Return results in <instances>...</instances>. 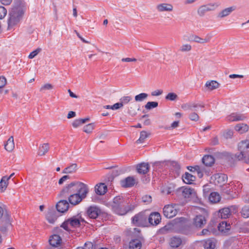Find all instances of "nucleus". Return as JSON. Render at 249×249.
<instances>
[{"instance_id": "nucleus-21", "label": "nucleus", "mask_w": 249, "mask_h": 249, "mask_svg": "<svg viewBox=\"0 0 249 249\" xmlns=\"http://www.w3.org/2000/svg\"><path fill=\"white\" fill-rule=\"evenodd\" d=\"M61 242V238L60 236L57 234L52 235L50 239L49 243L53 248H55L59 245Z\"/></svg>"}, {"instance_id": "nucleus-51", "label": "nucleus", "mask_w": 249, "mask_h": 249, "mask_svg": "<svg viewBox=\"0 0 249 249\" xmlns=\"http://www.w3.org/2000/svg\"><path fill=\"white\" fill-rule=\"evenodd\" d=\"M241 214L244 218H248L249 217V207L244 206L241 212Z\"/></svg>"}, {"instance_id": "nucleus-12", "label": "nucleus", "mask_w": 249, "mask_h": 249, "mask_svg": "<svg viewBox=\"0 0 249 249\" xmlns=\"http://www.w3.org/2000/svg\"><path fill=\"white\" fill-rule=\"evenodd\" d=\"M160 220V215L157 212L151 213L148 217L149 223L153 226L157 225L159 224Z\"/></svg>"}, {"instance_id": "nucleus-1", "label": "nucleus", "mask_w": 249, "mask_h": 249, "mask_svg": "<svg viewBox=\"0 0 249 249\" xmlns=\"http://www.w3.org/2000/svg\"><path fill=\"white\" fill-rule=\"evenodd\" d=\"M112 210L115 213L124 215L129 212L134 210L135 205L127 202L125 199L121 196L115 197L110 203Z\"/></svg>"}, {"instance_id": "nucleus-44", "label": "nucleus", "mask_w": 249, "mask_h": 249, "mask_svg": "<svg viewBox=\"0 0 249 249\" xmlns=\"http://www.w3.org/2000/svg\"><path fill=\"white\" fill-rule=\"evenodd\" d=\"M94 124L90 123L86 125H85L83 127V131L87 134H90L92 132L93 130L94 129Z\"/></svg>"}, {"instance_id": "nucleus-58", "label": "nucleus", "mask_w": 249, "mask_h": 249, "mask_svg": "<svg viewBox=\"0 0 249 249\" xmlns=\"http://www.w3.org/2000/svg\"><path fill=\"white\" fill-rule=\"evenodd\" d=\"M7 10L3 6H0V19L3 18L6 15Z\"/></svg>"}, {"instance_id": "nucleus-54", "label": "nucleus", "mask_w": 249, "mask_h": 249, "mask_svg": "<svg viewBox=\"0 0 249 249\" xmlns=\"http://www.w3.org/2000/svg\"><path fill=\"white\" fill-rule=\"evenodd\" d=\"M233 133L232 130H227L223 134V136L226 139H231L233 136Z\"/></svg>"}, {"instance_id": "nucleus-23", "label": "nucleus", "mask_w": 249, "mask_h": 249, "mask_svg": "<svg viewBox=\"0 0 249 249\" xmlns=\"http://www.w3.org/2000/svg\"><path fill=\"white\" fill-rule=\"evenodd\" d=\"M217 228L222 233H227L231 229V225L225 221H222L217 225Z\"/></svg>"}, {"instance_id": "nucleus-3", "label": "nucleus", "mask_w": 249, "mask_h": 249, "mask_svg": "<svg viewBox=\"0 0 249 249\" xmlns=\"http://www.w3.org/2000/svg\"><path fill=\"white\" fill-rule=\"evenodd\" d=\"M238 150L240 154L237 155L239 160H243L246 163H249V139L241 141L238 144Z\"/></svg>"}, {"instance_id": "nucleus-43", "label": "nucleus", "mask_w": 249, "mask_h": 249, "mask_svg": "<svg viewBox=\"0 0 249 249\" xmlns=\"http://www.w3.org/2000/svg\"><path fill=\"white\" fill-rule=\"evenodd\" d=\"M149 134L147 133V132L145 131H142L140 133V138L136 141L137 143H142L144 142V140L146 139Z\"/></svg>"}, {"instance_id": "nucleus-62", "label": "nucleus", "mask_w": 249, "mask_h": 249, "mask_svg": "<svg viewBox=\"0 0 249 249\" xmlns=\"http://www.w3.org/2000/svg\"><path fill=\"white\" fill-rule=\"evenodd\" d=\"M162 92L163 91L162 90H156L151 92V95L153 96H158L161 95L162 93Z\"/></svg>"}, {"instance_id": "nucleus-16", "label": "nucleus", "mask_w": 249, "mask_h": 249, "mask_svg": "<svg viewBox=\"0 0 249 249\" xmlns=\"http://www.w3.org/2000/svg\"><path fill=\"white\" fill-rule=\"evenodd\" d=\"M107 190V186L104 183H98L95 186V192L97 195L99 196H102L105 194Z\"/></svg>"}, {"instance_id": "nucleus-31", "label": "nucleus", "mask_w": 249, "mask_h": 249, "mask_svg": "<svg viewBox=\"0 0 249 249\" xmlns=\"http://www.w3.org/2000/svg\"><path fill=\"white\" fill-rule=\"evenodd\" d=\"M220 84L217 81L214 80L207 81L205 84V86L210 90L218 88Z\"/></svg>"}, {"instance_id": "nucleus-15", "label": "nucleus", "mask_w": 249, "mask_h": 249, "mask_svg": "<svg viewBox=\"0 0 249 249\" xmlns=\"http://www.w3.org/2000/svg\"><path fill=\"white\" fill-rule=\"evenodd\" d=\"M3 224L0 226V231L4 232L7 231V228L11 225L10 215L6 213L4 216V220H2Z\"/></svg>"}, {"instance_id": "nucleus-17", "label": "nucleus", "mask_w": 249, "mask_h": 249, "mask_svg": "<svg viewBox=\"0 0 249 249\" xmlns=\"http://www.w3.org/2000/svg\"><path fill=\"white\" fill-rule=\"evenodd\" d=\"M121 185L124 188H128L133 186L135 183V180L132 177H128L121 180Z\"/></svg>"}, {"instance_id": "nucleus-35", "label": "nucleus", "mask_w": 249, "mask_h": 249, "mask_svg": "<svg viewBox=\"0 0 249 249\" xmlns=\"http://www.w3.org/2000/svg\"><path fill=\"white\" fill-rule=\"evenodd\" d=\"M231 215V212L229 208H225L221 209L219 211L218 216L222 219H225Z\"/></svg>"}, {"instance_id": "nucleus-57", "label": "nucleus", "mask_w": 249, "mask_h": 249, "mask_svg": "<svg viewBox=\"0 0 249 249\" xmlns=\"http://www.w3.org/2000/svg\"><path fill=\"white\" fill-rule=\"evenodd\" d=\"M41 51L40 48H37L36 50L34 51L32 53H30L28 57L30 59H32L35 57Z\"/></svg>"}, {"instance_id": "nucleus-49", "label": "nucleus", "mask_w": 249, "mask_h": 249, "mask_svg": "<svg viewBox=\"0 0 249 249\" xmlns=\"http://www.w3.org/2000/svg\"><path fill=\"white\" fill-rule=\"evenodd\" d=\"M192 46L189 44H184L181 45L180 48V51L181 52H188L191 51Z\"/></svg>"}, {"instance_id": "nucleus-56", "label": "nucleus", "mask_w": 249, "mask_h": 249, "mask_svg": "<svg viewBox=\"0 0 249 249\" xmlns=\"http://www.w3.org/2000/svg\"><path fill=\"white\" fill-rule=\"evenodd\" d=\"M7 80L5 77L0 76V88L2 89L6 85Z\"/></svg>"}, {"instance_id": "nucleus-50", "label": "nucleus", "mask_w": 249, "mask_h": 249, "mask_svg": "<svg viewBox=\"0 0 249 249\" xmlns=\"http://www.w3.org/2000/svg\"><path fill=\"white\" fill-rule=\"evenodd\" d=\"M197 104H185L181 106V108L185 110H192L193 107H196Z\"/></svg>"}, {"instance_id": "nucleus-14", "label": "nucleus", "mask_w": 249, "mask_h": 249, "mask_svg": "<svg viewBox=\"0 0 249 249\" xmlns=\"http://www.w3.org/2000/svg\"><path fill=\"white\" fill-rule=\"evenodd\" d=\"M69 207V203L66 200H60L56 205L57 210L61 213L66 212L68 210Z\"/></svg>"}, {"instance_id": "nucleus-34", "label": "nucleus", "mask_w": 249, "mask_h": 249, "mask_svg": "<svg viewBox=\"0 0 249 249\" xmlns=\"http://www.w3.org/2000/svg\"><path fill=\"white\" fill-rule=\"evenodd\" d=\"M89 118H86L85 119H79L75 120L72 123V125L74 128H77L83 124L89 121Z\"/></svg>"}, {"instance_id": "nucleus-27", "label": "nucleus", "mask_w": 249, "mask_h": 249, "mask_svg": "<svg viewBox=\"0 0 249 249\" xmlns=\"http://www.w3.org/2000/svg\"><path fill=\"white\" fill-rule=\"evenodd\" d=\"M211 39L210 37L207 36L205 38H202L198 36H193V40L195 42L199 44H206L210 42Z\"/></svg>"}, {"instance_id": "nucleus-46", "label": "nucleus", "mask_w": 249, "mask_h": 249, "mask_svg": "<svg viewBox=\"0 0 249 249\" xmlns=\"http://www.w3.org/2000/svg\"><path fill=\"white\" fill-rule=\"evenodd\" d=\"M158 106V103L157 102H148L144 107L146 109L150 110L156 108Z\"/></svg>"}, {"instance_id": "nucleus-38", "label": "nucleus", "mask_w": 249, "mask_h": 249, "mask_svg": "<svg viewBox=\"0 0 249 249\" xmlns=\"http://www.w3.org/2000/svg\"><path fill=\"white\" fill-rule=\"evenodd\" d=\"M235 129L240 133H243L248 131L249 126L246 124H237Z\"/></svg>"}, {"instance_id": "nucleus-53", "label": "nucleus", "mask_w": 249, "mask_h": 249, "mask_svg": "<svg viewBox=\"0 0 249 249\" xmlns=\"http://www.w3.org/2000/svg\"><path fill=\"white\" fill-rule=\"evenodd\" d=\"M178 98V95L173 92L169 93L165 97L166 100L175 101Z\"/></svg>"}, {"instance_id": "nucleus-64", "label": "nucleus", "mask_w": 249, "mask_h": 249, "mask_svg": "<svg viewBox=\"0 0 249 249\" xmlns=\"http://www.w3.org/2000/svg\"><path fill=\"white\" fill-rule=\"evenodd\" d=\"M88 246V249L84 247H78L76 249H91L92 248V244L91 243L85 244V247H87Z\"/></svg>"}, {"instance_id": "nucleus-29", "label": "nucleus", "mask_w": 249, "mask_h": 249, "mask_svg": "<svg viewBox=\"0 0 249 249\" xmlns=\"http://www.w3.org/2000/svg\"><path fill=\"white\" fill-rule=\"evenodd\" d=\"M202 162L207 166H211L214 162V159L212 156L206 155L202 159Z\"/></svg>"}, {"instance_id": "nucleus-55", "label": "nucleus", "mask_w": 249, "mask_h": 249, "mask_svg": "<svg viewBox=\"0 0 249 249\" xmlns=\"http://www.w3.org/2000/svg\"><path fill=\"white\" fill-rule=\"evenodd\" d=\"M189 119L193 121H197L199 120V116L196 112H192L189 114Z\"/></svg>"}, {"instance_id": "nucleus-8", "label": "nucleus", "mask_w": 249, "mask_h": 249, "mask_svg": "<svg viewBox=\"0 0 249 249\" xmlns=\"http://www.w3.org/2000/svg\"><path fill=\"white\" fill-rule=\"evenodd\" d=\"M147 216L143 213H140L132 218V222L138 225L145 226L147 223Z\"/></svg>"}, {"instance_id": "nucleus-11", "label": "nucleus", "mask_w": 249, "mask_h": 249, "mask_svg": "<svg viewBox=\"0 0 249 249\" xmlns=\"http://www.w3.org/2000/svg\"><path fill=\"white\" fill-rule=\"evenodd\" d=\"M101 213V210L96 206H90L87 211V214L90 218L95 219Z\"/></svg>"}, {"instance_id": "nucleus-24", "label": "nucleus", "mask_w": 249, "mask_h": 249, "mask_svg": "<svg viewBox=\"0 0 249 249\" xmlns=\"http://www.w3.org/2000/svg\"><path fill=\"white\" fill-rule=\"evenodd\" d=\"M49 144L48 143H44L40 145L38 148V155L40 156L45 155L49 151Z\"/></svg>"}, {"instance_id": "nucleus-52", "label": "nucleus", "mask_w": 249, "mask_h": 249, "mask_svg": "<svg viewBox=\"0 0 249 249\" xmlns=\"http://www.w3.org/2000/svg\"><path fill=\"white\" fill-rule=\"evenodd\" d=\"M209 11H213L219 6V4L217 3H210L205 4Z\"/></svg>"}, {"instance_id": "nucleus-7", "label": "nucleus", "mask_w": 249, "mask_h": 249, "mask_svg": "<svg viewBox=\"0 0 249 249\" xmlns=\"http://www.w3.org/2000/svg\"><path fill=\"white\" fill-rule=\"evenodd\" d=\"M176 207V204L165 206L163 209L164 216L171 218L176 215L178 212Z\"/></svg>"}, {"instance_id": "nucleus-22", "label": "nucleus", "mask_w": 249, "mask_h": 249, "mask_svg": "<svg viewBox=\"0 0 249 249\" xmlns=\"http://www.w3.org/2000/svg\"><path fill=\"white\" fill-rule=\"evenodd\" d=\"M149 169V165L147 163H141L137 166L138 172L142 174H145Z\"/></svg>"}, {"instance_id": "nucleus-4", "label": "nucleus", "mask_w": 249, "mask_h": 249, "mask_svg": "<svg viewBox=\"0 0 249 249\" xmlns=\"http://www.w3.org/2000/svg\"><path fill=\"white\" fill-rule=\"evenodd\" d=\"M81 223H86L85 220L79 215L73 216L66 220L61 225L66 231H71V228L80 226Z\"/></svg>"}, {"instance_id": "nucleus-63", "label": "nucleus", "mask_w": 249, "mask_h": 249, "mask_svg": "<svg viewBox=\"0 0 249 249\" xmlns=\"http://www.w3.org/2000/svg\"><path fill=\"white\" fill-rule=\"evenodd\" d=\"M201 233L203 235H210L212 233L207 228L203 229Z\"/></svg>"}, {"instance_id": "nucleus-9", "label": "nucleus", "mask_w": 249, "mask_h": 249, "mask_svg": "<svg viewBox=\"0 0 249 249\" xmlns=\"http://www.w3.org/2000/svg\"><path fill=\"white\" fill-rule=\"evenodd\" d=\"M182 196L189 200H196L197 198V195L194 189L189 187L183 188L182 191Z\"/></svg>"}, {"instance_id": "nucleus-47", "label": "nucleus", "mask_w": 249, "mask_h": 249, "mask_svg": "<svg viewBox=\"0 0 249 249\" xmlns=\"http://www.w3.org/2000/svg\"><path fill=\"white\" fill-rule=\"evenodd\" d=\"M220 144L219 138L217 136L212 137L210 140V145L211 146H216Z\"/></svg>"}, {"instance_id": "nucleus-26", "label": "nucleus", "mask_w": 249, "mask_h": 249, "mask_svg": "<svg viewBox=\"0 0 249 249\" xmlns=\"http://www.w3.org/2000/svg\"><path fill=\"white\" fill-rule=\"evenodd\" d=\"M5 150L9 152H12L15 148L14 137L11 136L4 145Z\"/></svg>"}, {"instance_id": "nucleus-60", "label": "nucleus", "mask_w": 249, "mask_h": 249, "mask_svg": "<svg viewBox=\"0 0 249 249\" xmlns=\"http://www.w3.org/2000/svg\"><path fill=\"white\" fill-rule=\"evenodd\" d=\"M143 202L147 203H150L152 201V197L150 196L145 195L142 197Z\"/></svg>"}, {"instance_id": "nucleus-18", "label": "nucleus", "mask_w": 249, "mask_h": 249, "mask_svg": "<svg viewBox=\"0 0 249 249\" xmlns=\"http://www.w3.org/2000/svg\"><path fill=\"white\" fill-rule=\"evenodd\" d=\"M227 118V120L230 122H234L243 121L246 118V117L242 114L233 113L229 115Z\"/></svg>"}, {"instance_id": "nucleus-19", "label": "nucleus", "mask_w": 249, "mask_h": 249, "mask_svg": "<svg viewBox=\"0 0 249 249\" xmlns=\"http://www.w3.org/2000/svg\"><path fill=\"white\" fill-rule=\"evenodd\" d=\"M235 10V6H231L226 8L218 13L217 17L220 18H223L230 15L231 13Z\"/></svg>"}, {"instance_id": "nucleus-6", "label": "nucleus", "mask_w": 249, "mask_h": 249, "mask_svg": "<svg viewBox=\"0 0 249 249\" xmlns=\"http://www.w3.org/2000/svg\"><path fill=\"white\" fill-rule=\"evenodd\" d=\"M206 223L207 218L205 215L199 214L196 215L193 218L192 225L196 228L201 229Z\"/></svg>"}, {"instance_id": "nucleus-61", "label": "nucleus", "mask_w": 249, "mask_h": 249, "mask_svg": "<svg viewBox=\"0 0 249 249\" xmlns=\"http://www.w3.org/2000/svg\"><path fill=\"white\" fill-rule=\"evenodd\" d=\"M70 178V177L68 175H65L63 176L58 181L59 184H62L65 181H66L67 179H69Z\"/></svg>"}, {"instance_id": "nucleus-32", "label": "nucleus", "mask_w": 249, "mask_h": 249, "mask_svg": "<svg viewBox=\"0 0 249 249\" xmlns=\"http://www.w3.org/2000/svg\"><path fill=\"white\" fill-rule=\"evenodd\" d=\"M181 238L177 237H173L170 239V245L172 248H178L181 244Z\"/></svg>"}, {"instance_id": "nucleus-37", "label": "nucleus", "mask_w": 249, "mask_h": 249, "mask_svg": "<svg viewBox=\"0 0 249 249\" xmlns=\"http://www.w3.org/2000/svg\"><path fill=\"white\" fill-rule=\"evenodd\" d=\"M141 242L138 239L132 240L129 243V248L130 249H141Z\"/></svg>"}, {"instance_id": "nucleus-28", "label": "nucleus", "mask_w": 249, "mask_h": 249, "mask_svg": "<svg viewBox=\"0 0 249 249\" xmlns=\"http://www.w3.org/2000/svg\"><path fill=\"white\" fill-rule=\"evenodd\" d=\"M77 170V164L72 163L65 168L62 171L63 174H71L76 172Z\"/></svg>"}, {"instance_id": "nucleus-41", "label": "nucleus", "mask_w": 249, "mask_h": 249, "mask_svg": "<svg viewBox=\"0 0 249 249\" xmlns=\"http://www.w3.org/2000/svg\"><path fill=\"white\" fill-rule=\"evenodd\" d=\"M207 228L209 229V231L215 234L217 232L216 228H217V224L213 221H211Z\"/></svg>"}, {"instance_id": "nucleus-48", "label": "nucleus", "mask_w": 249, "mask_h": 249, "mask_svg": "<svg viewBox=\"0 0 249 249\" xmlns=\"http://www.w3.org/2000/svg\"><path fill=\"white\" fill-rule=\"evenodd\" d=\"M53 89V86L50 83H46L43 85L40 88V91L42 92L45 90H50Z\"/></svg>"}, {"instance_id": "nucleus-5", "label": "nucleus", "mask_w": 249, "mask_h": 249, "mask_svg": "<svg viewBox=\"0 0 249 249\" xmlns=\"http://www.w3.org/2000/svg\"><path fill=\"white\" fill-rule=\"evenodd\" d=\"M77 182H72L65 187L59 194V196L62 197H66L69 196L71 194H74L77 193Z\"/></svg>"}, {"instance_id": "nucleus-10", "label": "nucleus", "mask_w": 249, "mask_h": 249, "mask_svg": "<svg viewBox=\"0 0 249 249\" xmlns=\"http://www.w3.org/2000/svg\"><path fill=\"white\" fill-rule=\"evenodd\" d=\"M77 187V193H78V195L83 200L86 197L87 195L89 192L88 187L85 183L78 181Z\"/></svg>"}, {"instance_id": "nucleus-40", "label": "nucleus", "mask_w": 249, "mask_h": 249, "mask_svg": "<svg viewBox=\"0 0 249 249\" xmlns=\"http://www.w3.org/2000/svg\"><path fill=\"white\" fill-rule=\"evenodd\" d=\"M46 218L50 223L53 224L57 219V216L54 212H50L47 214Z\"/></svg>"}, {"instance_id": "nucleus-36", "label": "nucleus", "mask_w": 249, "mask_h": 249, "mask_svg": "<svg viewBox=\"0 0 249 249\" xmlns=\"http://www.w3.org/2000/svg\"><path fill=\"white\" fill-rule=\"evenodd\" d=\"M183 181L186 184H191L195 180L196 178L191 174L186 173L184 176H182Z\"/></svg>"}, {"instance_id": "nucleus-42", "label": "nucleus", "mask_w": 249, "mask_h": 249, "mask_svg": "<svg viewBox=\"0 0 249 249\" xmlns=\"http://www.w3.org/2000/svg\"><path fill=\"white\" fill-rule=\"evenodd\" d=\"M207 7L205 5L200 6L197 9V13L200 17L204 16L207 12H208Z\"/></svg>"}, {"instance_id": "nucleus-13", "label": "nucleus", "mask_w": 249, "mask_h": 249, "mask_svg": "<svg viewBox=\"0 0 249 249\" xmlns=\"http://www.w3.org/2000/svg\"><path fill=\"white\" fill-rule=\"evenodd\" d=\"M156 8L159 12H171L173 10V6L171 4L162 3L157 5Z\"/></svg>"}, {"instance_id": "nucleus-30", "label": "nucleus", "mask_w": 249, "mask_h": 249, "mask_svg": "<svg viewBox=\"0 0 249 249\" xmlns=\"http://www.w3.org/2000/svg\"><path fill=\"white\" fill-rule=\"evenodd\" d=\"M8 178L7 176H3L0 181V192H4L6 189L9 184Z\"/></svg>"}, {"instance_id": "nucleus-39", "label": "nucleus", "mask_w": 249, "mask_h": 249, "mask_svg": "<svg viewBox=\"0 0 249 249\" xmlns=\"http://www.w3.org/2000/svg\"><path fill=\"white\" fill-rule=\"evenodd\" d=\"M220 196L216 192L212 193L209 196L210 201L213 203H217L220 201Z\"/></svg>"}, {"instance_id": "nucleus-33", "label": "nucleus", "mask_w": 249, "mask_h": 249, "mask_svg": "<svg viewBox=\"0 0 249 249\" xmlns=\"http://www.w3.org/2000/svg\"><path fill=\"white\" fill-rule=\"evenodd\" d=\"M204 247L205 249H214L215 247V242L213 239H209L204 241Z\"/></svg>"}, {"instance_id": "nucleus-2", "label": "nucleus", "mask_w": 249, "mask_h": 249, "mask_svg": "<svg viewBox=\"0 0 249 249\" xmlns=\"http://www.w3.org/2000/svg\"><path fill=\"white\" fill-rule=\"evenodd\" d=\"M25 9V2L22 0H18L9 13L8 21V29L17 25L21 19Z\"/></svg>"}, {"instance_id": "nucleus-59", "label": "nucleus", "mask_w": 249, "mask_h": 249, "mask_svg": "<svg viewBox=\"0 0 249 249\" xmlns=\"http://www.w3.org/2000/svg\"><path fill=\"white\" fill-rule=\"evenodd\" d=\"M131 100L130 96H124L121 98L120 101H122L124 104H127Z\"/></svg>"}, {"instance_id": "nucleus-20", "label": "nucleus", "mask_w": 249, "mask_h": 249, "mask_svg": "<svg viewBox=\"0 0 249 249\" xmlns=\"http://www.w3.org/2000/svg\"><path fill=\"white\" fill-rule=\"evenodd\" d=\"M68 199L69 202L73 205H76L79 204L82 200V199L78 195V193L71 195L68 197Z\"/></svg>"}, {"instance_id": "nucleus-25", "label": "nucleus", "mask_w": 249, "mask_h": 249, "mask_svg": "<svg viewBox=\"0 0 249 249\" xmlns=\"http://www.w3.org/2000/svg\"><path fill=\"white\" fill-rule=\"evenodd\" d=\"M215 182L219 184H225L228 179V177L224 174H218L214 176Z\"/></svg>"}, {"instance_id": "nucleus-45", "label": "nucleus", "mask_w": 249, "mask_h": 249, "mask_svg": "<svg viewBox=\"0 0 249 249\" xmlns=\"http://www.w3.org/2000/svg\"><path fill=\"white\" fill-rule=\"evenodd\" d=\"M148 97V94L145 93H141L135 96V100L136 102H142Z\"/></svg>"}]
</instances>
